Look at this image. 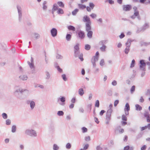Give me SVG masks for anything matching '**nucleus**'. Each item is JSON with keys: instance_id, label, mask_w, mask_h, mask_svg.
<instances>
[{"instance_id": "obj_1", "label": "nucleus", "mask_w": 150, "mask_h": 150, "mask_svg": "<svg viewBox=\"0 0 150 150\" xmlns=\"http://www.w3.org/2000/svg\"><path fill=\"white\" fill-rule=\"evenodd\" d=\"M25 133L31 137H36L37 136V133L36 131L32 129H26L25 131Z\"/></svg>"}, {"instance_id": "obj_2", "label": "nucleus", "mask_w": 150, "mask_h": 150, "mask_svg": "<svg viewBox=\"0 0 150 150\" xmlns=\"http://www.w3.org/2000/svg\"><path fill=\"white\" fill-rule=\"evenodd\" d=\"M25 91H28V90L20 88L15 91L13 93V94L17 98H20L21 97L19 93H22L23 92Z\"/></svg>"}, {"instance_id": "obj_3", "label": "nucleus", "mask_w": 150, "mask_h": 150, "mask_svg": "<svg viewBox=\"0 0 150 150\" xmlns=\"http://www.w3.org/2000/svg\"><path fill=\"white\" fill-rule=\"evenodd\" d=\"M33 61V58L31 57L30 60V62L29 61L28 62V63L31 69V72L33 74L35 73V67Z\"/></svg>"}, {"instance_id": "obj_4", "label": "nucleus", "mask_w": 150, "mask_h": 150, "mask_svg": "<svg viewBox=\"0 0 150 150\" xmlns=\"http://www.w3.org/2000/svg\"><path fill=\"white\" fill-rule=\"evenodd\" d=\"M17 8L18 16V20L20 22L22 20V11L21 7V6L18 5L17 6Z\"/></svg>"}, {"instance_id": "obj_5", "label": "nucleus", "mask_w": 150, "mask_h": 150, "mask_svg": "<svg viewBox=\"0 0 150 150\" xmlns=\"http://www.w3.org/2000/svg\"><path fill=\"white\" fill-rule=\"evenodd\" d=\"M146 64L144 60H141L139 62V68L141 70L145 71V67Z\"/></svg>"}, {"instance_id": "obj_6", "label": "nucleus", "mask_w": 150, "mask_h": 150, "mask_svg": "<svg viewBox=\"0 0 150 150\" xmlns=\"http://www.w3.org/2000/svg\"><path fill=\"white\" fill-rule=\"evenodd\" d=\"M99 59V57L96 56H93L91 59V62L93 64V67L95 68L96 66V62L98 61Z\"/></svg>"}, {"instance_id": "obj_7", "label": "nucleus", "mask_w": 150, "mask_h": 150, "mask_svg": "<svg viewBox=\"0 0 150 150\" xmlns=\"http://www.w3.org/2000/svg\"><path fill=\"white\" fill-rule=\"evenodd\" d=\"M48 130L51 132H53L55 130V125L53 122L50 123L48 126Z\"/></svg>"}, {"instance_id": "obj_8", "label": "nucleus", "mask_w": 150, "mask_h": 150, "mask_svg": "<svg viewBox=\"0 0 150 150\" xmlns=\"http://www.w3.org/2000/svg\"><path fill=\"white\" fill-rule=\"evenodd\" d=\"M83 21L86 22V24L91 23L89 17L87 15H85L83 17Z\"/></svg>"}, {"instance_id": "obj_9", "label": "nucleus", "mask_w": 150, "mask_h": 150, "mask_svg": "<svg viewBox=\"0 0 150 150\" xmlns=\"http://www.w3.org/2000/svg\"><path fill=\"white\" fill-rule=\"evenodd\" d=\"M27 104H30V107L32 110H33L35 106V103L33 101L31 100H28L27 101Z\"/></svg>"}, {"instance_id": "obj_10", "label": "nucleus", "mask_w": 150, "mask_h": 150, "mask_svg": "<svg viewBox=\"0 0 150 150\" xmlns=\"http://www.w3.org/2000/svg\"><path fill=\"white\" fill-rule=\"evenodd\" d=\"M50 33L52 37H54L57 36V31L56 29L53 28L50 30Z\"/></svg>"}, {"instance_id": "obj_11", "label": "nucleus", "mask_w": 150, "mask_h": 150, "mask_svg": "<svg viewBox=\"0 0 150 150\" xmlns=\"http://www.w3.org/2000/svg\"><path fill=\"white\" fill-rule=\"evenodd\" d=\"M112 111V110L108 109L107 112L106 114V118H107V119L108 120L110 119H111V113Z\"/></svg>"}, {"instance_id": "obj_12", "label": "nucleus", "mask_w": 150, "mask_h": 150, "mask_svg": "<svg viewBox=\"0 0 150 150\" xmlns=\"http://www.w3.org/2000/svg\"><path fill=\"white\" fill-rule=\"evenodd\" d=\"M60 100L61 102V103H60L59 104L62 106H64L65 104V98L64 97H61V98H58V101Z\"/></svg>"}, {"instance_id": "obj_13", "label": "nucleus", "mask_w": 150, "mask_h": 150, "mask_svg": "<svg viewBox=\"0 0 150 150\" xmlns=\"http://www.w3.org/2000/svg\"><path fill=\"white\" fill-rule=\"evenodd\" d=\"M59 8V7L56 4H54L52 8V13L53 14H54V12L55 11L57 10Z\"/></svg>"}, {"instance_id": "obj_14", "label": "nucleus", "mask_w": 150, "mask_h": 150, "mask_svg": "<svg viewBox=\"0 0 150 150\" xmlns=\"http://www.w3.org/2000/svg\"><path fill=\"white\" fill-rule=\"evenodd\" d=\"M131 6L130 5H127L123 6V9L125 11H129L131 9Z\"/></svg>"}, {"instance_id": "obj_15", "label": "nucleus", "mask_w": 150, "mask_h": 150, "mask_svg": "<svg viewBox=\"0 0 150 150\" xmlns=\"http://www.w3.org/2000/svg\"><path fill=\"white\" fill-rule=\"evenodd\" d=\"M78 34L79 38L80 39H82L84 38L85 35L84 33L83 32L81 31H79L78 33Z\"/></svg>"}, {"instance_id": "obj_16", "label": "nucleus", "mask_w": 150, "mask_h": 150, "mask_svg": "<svg viewBox=\"0 0 150 150\" xmlns=\"http://www.w3.org/2000/svg\"><path fill=\"white\" fill-rule=\"evenodd\" d=\"M47 2L46 1H44L42 4V8L44 11H46L47 8Z\"/></svg>"}, {"instance_id": "obj_17", "label": "nucleus", "mask_w": 150, "mask_h": 150, "mask_svg": "<svg viewBox=\"0 0 150 150\" xmlns=\"http://www.w3.org/2000/svg\"><path fill=\"white\" fill-rule=\"evenodd\" d=\"M20 79L22 81H26L27 80L28 77L26 75L22 74L21 75L19 76Z\"/></svg>"}, {"instance_id": "obj_18", "label": "nucleus", "mask_w": 150, "mask_h": 150, "mask_svg": "<svg viewBox=\"0 0 150 150\" xmlns=\"http://www.w3.org/2000/svg\"><path fill=\"white\" fill-rule=\"evenodd\" d=\"M91 23L86 24V31H91Z\"/></svg>"}, {"instance_id": "obj_19", "label": "nucleus", "mask_w": 150, "mask_h": 150, "mask_svg": "<svg viewBox=\"0 0 150 150\" xmlns=\"http://www.w3.org/2000/svg\"><path fill=\"white\" fill-rule=\"evenodd\" d=\"M149 23H145L143 25L142 28V30L143 31L145 30L146 29H147L149 28Z\"/></svg>"}, {"instance_id": "obj_20", "label": "nucleus", "mask_w": 150, "mask_h": 150, "mask_svg": "<svg viewBox=\"0 0 150 150\" xmlns=\"http://www.w3.org/2000/svg\"><path fill=\"white\" fill-rule=\"evenodd\" d=\"M87 36L89 38H92V35L93 32L91 31H87Z\"/></svg>"}, {"instance_id": "obj_21", "label": "nucleus", "mask_w": 150, "mask_h": 150, "mask_svg": "<svg viewBox=\"0 0 150 150\" xmlns=\"http://www.w3.org/2000/svg\"><path fill=\"white\" fill-rule=\"evenodd\" d=\"M79 94L80 96H82L84 94V92L82 88H80L78 90Z\"/></svg>"}, {"instance_id": "obj_22", "label": "nucleus", "mask_w": 150, "mask_h": 150, "mask_svg": "<svg viewBox=\"0 0 150 150\" xmlns=\"http://www.w3.org/2000/svg\"><path fill=\"white\" fill-rule=\"evenodd\" d=\"M46 77L45 79L47 80H49L50 77V74L48 71L45 72Z\"/></svg>"}, {"instance_id": "obj_23", "label": "nucleus", "mask_w": 150, "mask_h": 150, "mask_svg": "<svg viewBox=\"0 0 150 150\" xmlns=\"http://www.w3.org/2000/svg\"><path fill=\"white\" fill-rule=\"evenodd\" d=\"M79 44L78 43L77 44L75 45L74 47V51H79Z\"/></svg>"}, {"instance_id": "obj_24", "label": "nucleus", "mask_w": 150, "mask_h": 150, "mask_svg": "<svg viewBox=\"0 0 150 150\" xmlns=\"http://www.w3.org/2000/svg\"><path fill=\"white\" fill-rule=\"evenodd\" d=\"M79 8L81 9H83L86 8V6L85 5L79 4L78 5Z\"/></svg>"}, {"instance_id": "obj_25", "label": "nucleus", "mask_w": 150, "mask_h": 150, "mask_svg": "<svg viewBox=\"0 0 150 150\" xmlns=\"http://www.w3.org/2000/svg\"><path fill=\"white\" fill-rule=\"evenodd\" d=\"M124 110L125 111H129V105L128 103H126Z\"/></svg>"}, {"instance_id": "obj_26", "label": "nucleus", "mask_w": 150, "mask_h": 150, "mask_svg": "<svg viewBox=\"0 0 150 150\" xmlns=\"http://www.w3.org/2000/svg\"><path fill=\"white\" fill-rule=\"evenodd\" d=\"M71 35L70 34H67L66 36V39L67 41H69L71 40Z\"/></svg>"}, {"instance_id": "obj_27", "label": "nucleus", "mask_w": 150, "mask_h": 150, "mask_svg": "<svg viewBox=\"0 0 150 150\" xmlns=\"http://www.w3.org/2000/svg\"><path fill=\"white\" fill-rule=\"evenodd\" d=\"M136 110H142V107L139 105L136 104L135 105Z\"/></svg>"}, {"instance_id": "obj_28", "label": "nucleus", "mask_w": 150, "mask_h": 150, "mask_svg": "<svg viewBox=\"0 0 150 150\" xmlns=\"http://www.w3.org/2000/svg\"><path fill=\"white\" fill-rule=\"evenodd\" d=\"M107 40H103L100 41L99 42V44L100 45H104V44H106L107 42Z\"/></svg>"}, {"instance_id": "obj_29", "label": "nucleus", "mask_w": 150, "mask_h": 150, "mask_svg": "<svg viewBox=\"0 0 150 150\" xmlns=\"http://www.w3.org/2000/svg\"><path fill=\"white\" fill-rule=\"evenodd\" d=\"M139 15V12H135L134 13V14L131 16V18L133 19H134L136 17Z\"/></svg>"}, {"instance_id": "obj_30", "label": "nucleus", "mask_w": 150, "mask_h": 150, "mask_svg": "<svg viewBox=\"0 0 150 150\" xmlns=\"http://www.w3.org/2000/svg\"><path fill=\"white\" fill-rule=\"evenodd\" d=\"M57 10V13L58 14H63L64 13L63 11L61 8H58Z\"/></svg>"}, {"instance_id": "obj_31", "label": "nucleus", "mask_w": 150, "mask_h": 150, "mask_svg": "<svg viewBox=\"0 0 150 150\" xmlns=\"http://www.w3.org/2000/svg\"><path fill=\"white\" fill-rule=\"evenodd\" d=\"M106 48V46L105 45H103L101 47H100V50L102 52H105V49Z\"/></svg>"}, {"instance_id": "obj_32", "label": "nucleus", "mask_w": 150, "mask_h": 150, "mask_svg": "<svg viewBox=\"0 0 150 150\" xmlns=\"http://www.w3.org/2000/svg\"><path fill=\"white\" fill-rule=\"evenodd\" d=\"M55 68L57 69L58 71L60 73H62L63 72L62 69L60 68L59 67L58 65H56L55 66Z\"/></svg>"}, {"instance_id": "obj_33", "label": "nucleus", "mask_w": 150, "mask_h": 150, "mask_svg": "<svg viewBox=\"0 0 150 150\" xmlns=\"http://www.w3.org/2000/svg\"><path fill=\"white\" fill-rule=\"evenodd\" d=\"M34 35L36 39H38L40 38V35L38 33H34Z\"/></svg>"}, {"instance_id": "obj_34", "label": "nucleus", "mask_w": 150, "mask_h": 150, "mask_svg": "<svg viewBox=\"0 0 150 150\" xmlns=\"http://www.w3.org/2000/svg\"><path fill=\"white\" fill-rule=\"evenodd\" d=\"M59 147L56 144H54L53 145V150H58Z\"/></svg>"}, {"instance_id": "obj_35", "label": "nucleus", "mask_w": 150, "mask_h": 150, "mask_svg": "<svg viewBox=\"0 0 150 150\" xmlns=\"http://www.w3.org/2000/svg\"><path fill=\"white\" fill-rule=\"evenodd\" d=\"M16 126L15 125H13L11 128V132L13 133L15 132L16 131Z\"/></svg>"}, {"instance_id": "obj_36", "label": "nucleus", "mask_w": 150, "mask_h": 150, "mask_svg": "<svg viewBox=\"0 0 150 150\" xmlns=\"http://www.w3.org/2000/svg\"><path fill=\"white\" fill-rule=\"evenodd\" d=\"M74 56L75 57H78V55L80 54L79 51H74Z\"/></svg>"}, {"instance_id": "obj_37", "label": "nucleus", "mask_w": 150, "mask_h": 150, "mask_svg": "<svg viewBox=\"0 0 150 150\" xmlns=\"http://www.w3.org/2000/svg\"><path fill=\"white\" fill-rule=\"evenodd\" d=\"M90 16L92 18L94 19L97 17V15L94 13H92L90 15Z\"/></svg>"}, {"instance_id": "obj_38", "label": "nucleus", "mask_w": 150, "mask_h": 150, "mask_svg": "<svg viewBox=\"0 0 150 150\" xmlns=\"http://www.w3.org/2000/svg\"><path fill=\"white\" fill-rule=\"evenodd\" d=\"M57 4L61 7H64V4L62 2L58 1L57 2Z\"/></svg>"}, {"instance_id": "obj_39", "label": "nucleus", "mask_w": 150, "mask_h": 150, "mask_svg": "<svg viewBox=\"0 0 150 150\" xmlns=\"http://www.w3.org/2000/svg\"><path fill=\"white\" fill-rule=\"evenodd\" d=\"M91 48V46L88 44L86 45L85 46V49L87 50H89Z\"/></svg>"}, {"instance_id": "obj_40", "label": "nucleus", "mask_w": 150, "mask_h": 150, "mask_svg": "<svg viewBox=\"0 0 150 150\" xmlns=\"http://www.w3.org/2000/svg\"><path fill=\"white\" fill-rule=\"evenodd\" d=\"M141 44L142 45L146 46L150 45V42H141Z\"/></svg>"}, {"instance_id": "obj_41", "label": "nucleus", "mask_w": 150, "mask_h": 150, "mask_svg": "<svg viewBox=\"0 0 150 150\" xmlns=\"http://www.w3.org/2000/svg\"><path fill=\"white\" fill-rule=\"evenodd\" d=\"M68 28L69 30H71L73 31H75V30L74 27L71 25L69 26Z\"/></svg>"}, {"instance_id": "obj_42", "label": "nucleus", "mask_w": 150, "mask_h": 150, "mask_svg": "<svg viewBox=\"0 0 150 150\" xmlns=\"http://www.w3.org/2000/svg\"><path fill=\"white\" fill-rule=\"evenodd\" d=\"M57 114L58 116H63L64 114V112L62 111H59L57 112Z\"/></svg>"}, {"instance_id": "obj_43", "label": "nucleus", "mask_w": 150, "mask_h": 150, "mask_svg": "<svg viewBox=\"0 0 150 150\" xmlns=\"http://www.w3.org/2000/svg\"><path fill=\"white\" fill-rule=\"evenodd\" d=\"M79 9H76L72 12V14L73 15H75L76 13L78 12Z\"/></svg>"}, {"instance_id": "obj_44", "label": "nucleus", "mask_w": 150, "mask_h": 150, "mask_svg": "<svg viewBox=\"0 0 150 150\" xmlns=\"http://www.w3.org/2000/svg\"><path fill=\"white\" fill-rule=\"evenodd\" d=\"M129 50H130V49H129V47H126V48L125 49V53L126 54H128L129 51Z\"/></svg>"}, {"instance_id": "obj_45", "label": "nucleus", "mask_w": 150, "mask_h": 150, "mask_svg": "<svg viewBox=\"0 0 150 150\" xmlns=\"http://www.w3.org/2000/svg\"><path fill=\"white\" fill-rule=\"evenodd\" d=\"M95 69L94 70L93 72L94 74H97L99 71V69L98 68H94Z\"/></svg>"}, {"instance_id": "obj_46", "label": "nucleus", "mask_w": 150, "mask_h": 150, "mask_svg": "<svg viewBox=\"0 0 150 150\" xmlns=\"http://www.w3.org/2000/svg\"><path fill=\"white\" fill-rule=\"evenodd\" d=\"M83 55L82 53H80L78 57L81 60V61H82L83 60Z\"/></svg>"}, {"instance_id": "obj_47", "label": "nucleus", "mask_w": 150, "mask_h": 150, "mask_svg": "<svg viewBox=\"0 0 150 150\" xmlns=\"http://www.w3.org/2000/svg\"><path fill=\"white\" fill-rule=\"evenodd\" d=\"M71 144L69 143H67L66 146V148L68 149H70L71 148Z\"/></svg>"}, {"instance_id": "obj_48", "label": "nucleus", "mask_w": 150, "mask_h": 150, "mask_svg": "<svg viewBox=\"0 0 150 150\" xmlns=\"http://www.w3.org/2000/svg\"><path fill=\"white\" fill-rule=\"evenodd\" d=\"M135 90V86H132L130 89V92L131 93H133Z\"/></svg>"}, {"instance_id": "obj_49", "label": "nucleus", "mask_w": 150, "mask_h": 150, "mask_svg": "<svg viewBox=\"0 0 150 150\" xmlns=\"http://www.w3.org/2000/svg\"><path fill=\"white\" fill-rule=\"evenodd\" d=\"M2 116L4 119H6L8 117L7 114L5 113H3L2 114Z\"/></svg>"}, {"instance_id": "obj_50", "label": "nucleus", "mask_w": 150, "mask_h": 150, "mask_svg": "<svg viewBox=\"0 0 150 150\" xmlns=\"http://www.w3.org/2000/svg\"><path fill=\"white\" fill-rule=\"evenodd\" d=\"M81 129L82 131V132L83 133L86 132H87V129L85 127H82Z\"/></svg>"}, {"instance_id": "obj_51", "label": "nucleus", "mask_w": 150, "mask_h": 150, "mask_svg": "<svg viewBox=\"0 0 150 150\" xmlns=\"http://www.w3.org/2000/svg\"><path fill=\"white\" fill-rule=\"evenodd\" d=\"M135 63V61L134 59H133L131 63V66H130L131 68H132L134 66Z\"/></svg>"}, {"instance_id": "obj_52", "label": "nucleus", "mask_w": 150, "mask_h": 150, "mask_svg": "<svg viewBox=\"0 0 150 150\" xmlns=\"http://www.w3.org/2000/svg\"><path fill=\"white\" fill-rule=\"evenodd\" d=\"M6 124L7 125H10L11 123V120L9 119H7L6 121Z\"/></svg>"}, {"instance_id": "obj_53", "label": "nucleus", "mask_w": 150, "mask_h": 150, "mask_svg": "<svg viewBox=\"0 0 150 150\" xmlns=\"http://www.w3.org/2000/svg\"><path fill=\"white\" fill-rule=\"evenodd\" d=\"M100 64L101 66H103L105 64L104 61L103 59H102L100 61Z\"/></svg>"}, {"instance_id": "obj_54", "label": "nucleus", "mask_w": 150, "mask_h": 150, "mask_svg": "<svg viewBox=\"0 0 150 150\" xmlns=\"http://www.w3.org/2000/svg\"><path fill=\"white\" fill-rule=\"evenodd\" d=\"M95 106L98 108L99 106V102L98 100H97L96 101Z\"/></svg>"}, {"instance_id": "obj_55", "label": "nucleus", "mask_w": 150, "mask_h": 150, "mask_svg": "<svg viewBox=\"0 0 150 150\" xmlns=\"http://www.w3.org/2000/svg\"><path fill=\"white\" fill-rule=\"evenodd\" d=\"M62 79H63V80L64 81H66L67 80V78H66V75L65 74H63L62 75Z\"/></svg>"}, {"instance_id": "obj_56", "label": "nucleus", "mask_w": 150, "mask_h": 150, "mask_svg": "<svg viewBox=\"0 0 150 150\" xmlns=\"http://www.w3.org/2000/svg\"><path fill=\"white\" fill-rule=\"evenodd\" d=\"M63 58V57L62 56L59 54H57L56 56V58L57 59H62Z\"/></svg>"}, {"instance_id": "obj_57", "label": "nucleus", "mask_w": 150, "mask_h": 150, "mask_svg": "<svg viewBox=\"0 0 150 150\" xmlns=\"http://www.w3.org/2000/svg\"><path fill=\"white\" fill-rule=\"evenodd\" d=\"M85 140L87 142H88L90 140V136L86 137L85 138Z\"/></svg>"}, {"instance_id": "obj_58", "label": "nucleus", "mask_w": 150, "mask_h": 150, "mask_svg": "<svg viewBox=\"0 0 150 150\" xmlns=\"http://www.w3.org/2000/svg\"><path fill=\"white\" fill-rule=\"evenodd\" d=\"M144 116L145 117L147 118L149 116V115L148 112H145L144 113Z\"/></svg>"}, {"instance_id": "obj_59", "label": "nucleus", "mask_w": 150, "mask_h": 150, "mask_svg": "<svg viewBox=\"0 0 150 150\" xmlns=\"http://www.w3.org/2000/svg\"><path fill=\"white\" fill-rule=\"evenodd\" d=\"M89 5L91 9H93L94 6V5L92 3H90L89 4Z\"/></svg>"}, {"instance_id": "obj_60", "label": "nucleus", "mask_w": 150, "mask_h": 150, "mask_svg": "<svg viewBox=\"0 0 150 150\" xmlns=\"http://www.w3.org/2000/svg\"><path fill=\"white\" fill-rule=\"evenodd\" d=\"M112 85L113 86H115L117 85V83L116 81L114 80H113L112 82Z\"/></svg>"}, {"instance_id": "obj_61", "label": "nucleus", "mask_w": 150, "mask_h": 150, "mask_svg": "<svg viewBox=\"0 0 150 150\" xmlns=\"http://www.w3.org/2000/svg\"><path fill=\"white\" fill-rule=\"evenodd\" d=\"M119 103V101L118 100H115L114 102V105L115 107L117 106V105Z\"/></svg>"}, {"instance_id": "obj_62", "label": "nucleus", "mask_w": 150, "mask_h": 150, "mask_svg": "<svg viewBox=\"0 0 150 150\" xmlns=\"http://www.w3.org/2000/svg\"><path fill=\"white\" fill-rule=\"evenodd\" d=\"M131 43L128 42V41L126 43L125 45L126 47H129L130 46Z\"/></svg>"}, {"instance_id": "obj_63", "label": "nucleus", "mask_w": 150, "mask_h": 150, "mask_svg": "<svg viewBox=\"0 0 150 150\" xmlns=\"http://www.w3.org/2000/svg\"><path fill=\"white\" fill-rule=\"evenodd\" d=\"M122 119L123 120L126 121L127 120V118L125 115H123L122 116Z\"/></svg>"}, {"instance_id": "obj_64", "label": "nucleus", "mask_w": 150, "mask_h": 150, "mask_svg": "<svg viewBox=\"0 0 150 150\" xmlns=\"http://www.w3.org/2000/svg\"><path fill=\"white\" fill-rule=\"evenodd\" d=\"M105 112V111L104 110H102L100 112V116H102L103 114Z\"/></svg>"}]
</instances>
